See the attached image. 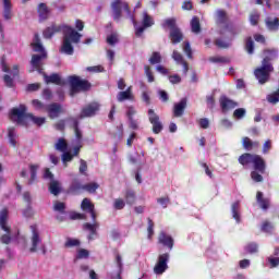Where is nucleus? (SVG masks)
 <instances>
[{
    "mask_svg": "<svg viewBox=\"0 0 279 279\" xmlns=\"http://www.w3.org/2000/svg\"><path fill=\"white\" fill-rule=\"evenodd\" d=\"M111 10H112V17L116 23H119L121 21L122 11L126 12V19H130L132 21L134 27H135V36L137 38H141L143 36V32L147 29L148 27H151L154 25V17L147 13V11L143 12V19H142V26H138L136 23V19L134 17V14H132V11H130V5L128 2H123L121 0H116L111 3Z\"/></svg>",
    "mask_w": 279,
    "mask_h": 279,
    "instance_id": "1",
    "label": "nucleus"
},
{
    "mask_svg": "<svg viewBox=\"0 0 279 279\" xmlns=\"http://www.w3.org/2000/svg\"><path fill=\"white\" fill-rule=\"evenodd\" d=\"M239 162L243 167L253 165L254 171L251 172V178L254 182H263V173L267 170V162L260 157V155H254L245 153L239 157Z\"/></svg>",
    "mask_w": 279,
    "mask_h": 279,
    "instance_id": "2",
    "label": "nucleus"
},
{
    "mask_svg": "<svg viewBox=\"0 0 279 279\" xmlns=\"http://www.w3.org/2000/svg\"><path fill=\"white\" fill-rule=\"evenodd\" d=\"M11 119L17 123V125H27V119H29V121L39 128L40 125H45V123H47L46 118L27 113V107L25 105H20L19 108H13L11 110Z\"/></svg>",
    "mask_w": 279,
    "mask_h": 279,
    "instance_id": "3",
    "label": "nucleus"
},
{
    "mask_svg": "<svg viewBox=\"0 0 279 279\" xmlns=\"http://www.w3.org/2000/svg\"><path fill=\"white\" fill-rule=\"evenodd\" d=\"M31 45L33 47V51H35V53H39L32 56L31 66H33V69H40L43 66V60H47V50H45V46H43L40 35H38V33L34 35V39Z\"/></svg>",
    "mask_w": 279,
    "mask_h": 279,
    "instance_id": "4",
    "label": "nucleus"
},
{
    "mask_svg": "<svg viewBox=\"0 0 279 279\" xmlns=\"http://www.w3.org/2000/svg\"><path fill=\"white\" fill-rule=\"evenodd\" d=\"M161 27L163 29H167V27L170 29L169 38L172 45H178L184 39V34H182V31L178 27V20H175V17L166 19L161 23Z\"/></svg>",
    "mask_w": 279,
    "mask_h": 279,
    "instance_id": "5",
    "label": "nucleus"
},
{
    "mask_svg": "<svg viewBox=\"0 0 279 279\" xmlns=\"http://www.w3.org/2000/svg\"><path fill=\"white\" fill-rule=\"evenodd\" d=\"M69 82L71 86V97H73V95H77V93H86V90H90V82L82 80L77 75L69 76Z\"/></svg>",
    "mask_w": 279,
    "mask_h": 279,
    "instance_id": "6",
    "label": "nucleus"
},
{
    "mask_svg": "<svg viewBox=\"0 0 279 279\" xmlns=\"http://www.w3.org/2000/svg\"><path fill=\"white\" fill-rule=\"evenodd\" d=\"M274 73V64H265L254 70V75L258 81V84H267L269 82V77Z\"/></svg>",
    "mask_w": 279,
    "mask_h": 279,
    "instance_id": "7",
    "label": "nucleus"
},
{
    "mask_svg": "<svg viewBox=\"0 0 279 279\" xmlns=\"http://www.w3.org/2000/svg\"><path fill=\"white\" fill-rule=\"evenodd\" d=\"M31 254H36L40 246L43 245V238L40 236V231H38V227L36 225L31 226Z\"/></svg>",
    "mask_w": 279,
    "mask_h": 279,
    "instance_id": "8",
    "label": "nucleus"
},
{
    "mask_svg": "<svg viewBox=\"0 0 279 279\" xmlns=\"http://www.w3.org/2000/svg\"><path fill=\"white\" fill-rule=\"evenodd\" d=\"M61 32L63 34V40H68L74 45H77L82 40V34L69 25H61Z\"/></svg>",
    "mask_w": 279,
    "mask_h": 279,
    "instance_id": "9",
    "label": "nucleus"
},
{
    "mask_svg": "<svg viewBox=\"0 0 279 279\" xmlns=\"http://www.w3.org/2000/svg\"><path fill=\"white\" fill-rule=\"evenodd\" d=\"M218 34L219 37L214 40V45H216L218 49H230V47H232V37L227 34V28H220Z\"/></svg>",
    "mask_w": 279,
    "mask_h": 279,
    "instance_id": "10",
    "label": "nucleus"
},
{
    "mask_svg": "<svg viewBox=\"0 0 279 279\" xmlns=\"http://www.w3.org/2000/svg\"><path fill=\"white\" fill-rule=\"evenodd\" d=\"M147 114L148 121L153 125V132L155 134H160V132L165 130V125L160 121V116H158L154 109H148Z\"/></svg>",
    "mask_w": 279,
    "mask_h": 279,
    "instance_id": "11",
    "label": "nucleus"
},
{
    "mask_svg": "<svg viewBox=\"0 0 279 279\" xmlns=\"http://www.w3.org/2000/svg\"><path fill=\"white\" fill-rule=\"evenodd\" d=\"M169 263V253H165L162 255H159L158 262L154 267V272L157 274V276H160L169 269V266L167 265Z\"/></svg>",
    "mask_w": 279,
    "mask_h": 279,
    "instance_id": "12",
    "label": "nucleus"
},
{
    "mask_svg": "<svg viewBox=\"0 0 279 279\" xmlns=\"http://www.w3.org/2000/svg\"><path fill=\"white\" fill-rule=\"evenodd\" d=\"M99 104L98 102H92L88 104L87 106H85L80 114V119H86V118H90V117H95V114H97V112H99Z\"/></svg>",
    "mask_w": 279,
    "mask_h": 279,
    "instance_id": "13",
    "label": "nucleus"
},
{
    "mask_svg": "<svg viewBox=\"0 0 279 279\" xmlns=\"http://www.w3.org/2000/svg\"><path fill=\"white\" fill-rule=\"evenodd\" d=\"M219 104L222 112H228V110H234V108L239 107V102L228 98L226 95L220 96Z\"/></svg>",
    "mask_w": 279,
    "mask_h": 279,
    "instance_id": "14",
    "label": "nucleus"
},
{
    "mask_svg": "<svg viewBox=\"0 0 279 279\" xmlns=\"http://www.w3.org/2000/svg\"><path fill=\"white\" fill-rule=\"evenodd\" d=\"M46 112L48 113L49 119H58V117H60L64 110L62 109V105L52 102L47 105Z\"/></svg>",
    "mask_w": 279,
    "mask_h": 279,
    "instance_id": "15",
    "label": "nucleus"
},
{
    "mask_svg": "<svg viewBox=\"0 0 279 279\" xmlns=\"http://www.w3.org/2000/svg\"><path fill=\"white\" fill-rule=\"evenodd\" d=\"M186 106H189V99L186 97L181 98V100L173 105V117L180 118L184 116V110H186Z\"/></svg>",
    "mask_w": 279,
    "mask_h": 279,
    "instance_id": "16",
    "label": "nucleus"
},
{
    "mask_svg": "<svg viewBox=\"0 0 279 279\" xmlns=\"http://www.w3.org/2000/svg\"><path fill=\"white\" fill-rule=\"evenodd\" d=\"M43 77L45 84H56L57 86H64V81H62V77L58 73H52L50 75H47V73H43Z\"/></svg>",
    "mask_w": 279,
    "mask_h": 279,
    "instance_id": "17",
    "label": "nucleus"
},
{
    "mask_svg": "<svg viewBox=\"0 0 279 279\" xmlns=\"http://www.w3.org/2000/svg\"><path fill=\"white\" fill-rule=\"evenodd\" d=\"M263 53L264 59L262 60V64H272L271 61L278 58V49L276 48L265 49Z\"/></svg>",
    "mask_w": 279,
    "mask_h": 279,
    "instance_id": "18",
    "label": "nucleus"
},
{
    "mask_svg": "<svg viewBox=\"0 0 279 279\" xmlns=\"http://www.w3.org/2000/svg\"><path fill=\"white\" fill-rule=\"evenodd\" d=\"M83 230L89 232L87 239L88 241H93L95 236H97V230H99V222H86L83 225Z\"/></svg>",
    "mask_w": 279,
    "mask_h": 279,
    "instance_id": "19",
    "label": "nucleus"
},
{
    "mask_svg": "<svg viewBox=\"0 0 279 279\" xmlns=\"http://www.w3.org/2000/svg\"><path fill=\"white\" fill-rule=\"evenodd\" d=\"M37 13H38L39 23L47 21V19H49V13H50L49 7H47V3L40 2L37 5Z\"/></svg>",
    "mask_w": 279,
    "mask_h": 279,
    "instance_id": "20",
    "label": "nucleus"
},
{
    "mask_svg": "<svg viewBox=\"0 0 279 279\" xmlns=\"http://www.w3.org/2000/svg\"><path fill=\"white\" fill-rule=\"evenodd\" d=\"M116 264H117V267H118L117 275L109 274L108 278L109 279H123V277H121V274H123V257H121L120 254L116 255Z\"/></svg>",
    "mask_w": 279,
    "mask_h": 279,
    "instance_id": "21",
    "label": "nucleus"
},
{
    "mask_svg": "<svg viewBox=\"0 0 279 279\" xmlns=\"http://www.w3.org/2000/svg\"><path fill=\"white\" fill-rule=\"evenodd\" d=\"M82 191H84V185L82 184V182H80L78 179H73L68 192L72 195H80Z\"/></svg>",
    "mask_w": 279,
    "mask_h": 279,
    "instance_id": "22",
    "label": "nucleus"
},
{
    "mask_svg": "<svg viewBox=\"0 0 279 279\" xmlns=\"http://www.w3.org/2000/svg\"><path fill=\"white\" fill-rule=\"evenodd\" d=\"M60 53H64L65 56H73V53H75L73 41H68V39H63L60 48Z\"/></svg>",
    "mask_w": 279,
    "mask_h": 279,
    "instance_id": "23",
    "label": "nucleus"
},
{
    "mask_svg": "<svg viewBox=\"0 0 279 279\" xmlns=\"http://www.w3.org/2000/svg\"><path fill=\"white\" fill-rule=\"evenodd\" d=\"M60 32H62V25L58 26L56 24H52L50 27H47L43 32V36L44 38L49 39V38H53V36Z\"/></svg>",
    "mask_w": 279,
    "mask_h": 279,
    "instance_id": "24",
    "label": "nucleus"
},
{
    "mask_svg": "<svg viewBox=\"0 0 279 279\" xmlns=\"http://www.w3.org/2000/svg\"><path fill=\"white\" fill-rule=\"evenodd\" d=\"M172 59L177 62V64H182L183 65V73L186 75L189 73V63L184 61V57L178 50H174L172 52Z\"/></svg>",
    "mask_w": 279,
    "mask_h": 279,
    "instance_id": "25",
    "label": "nucleus"
},
{
    "mask_svg": "<svg viewBox=\"0 0 279 279\" xmlns=\"http://www.w3.org/2000/svg\"><path fill=\"white\" fill-rule=\"evenodd\" d=\"M5 232L4 234L1 235L0 241L4 245H10L12 241H16V235L12 233V229L8 227V230H3Z\"/></svg>",
    "mask_w": 279,
    "mask_h": 279,
    "instance_id": "26",
    "label": "nucleus"
},
{
    "mask_svg": "<svg viewBox=\"0 0 279 279\" xmlns=\"http://www.w3.org/2000/svg\"><path fill=\"white\" fill-rule=\"evenodd\" d=\"M3 19L10 21L12 19V0H2Z\"/></svg>",
    "mask_w": 279,
    "mask_h": 279,
    "instance_id": "27",
    "label": "nucleus"
},
{
    "mask_svg": "<svg viewBox=\"0 0 279 279\" xmlns=\"http://www.w3.org/2000/svg\"><path fill=\"white\" fill-rule=\"evenodd\" d=\"M265 24H266L267 29H269V32H278L279 31V19L278 17L268 16L265 20Z\"/></svg>",
    "mask_w": 279,
    "mask_h": 279,
    "instance_id": "28",
    "label": "nucleus"
},
{
    "mask_svg": "<svg viewBox=\"0 0 279 279\" xmlns=\"http://www.w3.org/2000/svg\"><path fill=\"white\" fill-rule=\"evenodd\" d=\"M159 243L165 245V247H169V250H173V238H171V235H167L165 231H161L159 234Z\"/></svg>",
    "mask_w": 279,
    "mask_h": 279,
    "instance_id": "29",
    "label": "nucleus"
},
{
    "mask_svg": "<svg viewBox=\"0 0 279 279\" xmlns=\"http://www.w3.org/2000/svg\"><path fill=\"white\" fill-rule=\"evenodd\" d=\"M117 99L120 102L125 101L128 99L132 101L134 99V95H132V86L128 87V89L124 92H119L117 95Z\"/></svg>",
    "mask_w": 279,
    "mask_h": 279,
    "instance_id": "30",
    "label": "nucleus"
},
{
    "mask_svg": "<svg viewBox=\"0 0 279 279\" xmlns=\"http://www.w3.org/2000/svg\"><path fill=\"white\" fill-rule=\"evenodd\" d=\"M256 199H257V204L259 205V208H262V210L269 209L270 201H269V198L263 197V192H257Z\"/></svg>",
    "mask_w": 279,
    "mask_h": 279,
    "instance_id": "31",
    "label": "nucleus"
},
{
    "mask_svg": "<svg viewBox=\"0 0 279 279\" xmlns=\"http://www.w3.org/2000/svg\"><path fill=\"white\" fill-rule=\"evenodd\" d=\"M222 29H227V34L229 38H232V40H234V36H239V34H241V26H230L227 24Z\"/></svg>",
    "mask_w": 279,
    "mask_h": 279,
    "instance_id": "32",
    "label": "nucleus"
},
{
    "mask_svg": "<svg viewBox=\"0 0 279 279\" xmlns=\"http://www.w3.org/2000/svg\"><path fill=\"white\" fill-rule=\"evenodd\" d=\"M239 210H241V203L236 201L231 205L232 217L235 219L236 223H241V214H239Z\"/></svg>",
    "mask_w": 279,
    "mask_h": 279,
    "instance_id": "33",
    "label": "nucleus"
},
{
    "mask_svg": "<svg viewBox=\"0 0 279 279\" xmlns=\"http://www.w3.org/2000/svg\"><path fill=\"white\" fill-rule=\"evenodd\" d=\"M73 130L75 134V145H82V130H80V121H74L73 122Z\"/></svg>",
    "mask_w": 279,
    "mask_h": 279,
    "instance_id": "34",
    "label": "nucleus"
},
{
    "mask_svg": "<svg viewBox=\"0 0 279 279\" xmlns=\"http://www.w3.org/2000/svg\"><path fill=\"white\" fill-rule=\"evenodd\" d=\"M228 21V16L226 12L221 9H218L216 11V24L217 25H226V22Z\"/></svg>",
    "mask_w": 279,
    "mask_h": 279,
    "instance_id": "35",
    "label": "nucleus"
},
{
    "mask_svg": "<svg viewBox=\"0 0 279 279\" xmlns=\"http://www.w3.org/2000/svg\"><path fill=\"white\" fill-rule=\"evenodd\" d=\"M49 191L52 195L58 196L62 192V187H60V182L52 180L49 184Z\"/></svg>",
    "mask_w": 279,
    "mask_h": 279,
    "instance_id": "36",
    "label": "nucleus"
},
{
    "mask_svg": "<svg viewBox=\"0 0 279 279\" xmlns=\"http://www.w3.org/2000/svg\"><path fill=\"white\" fill-rule=\"evenodd\" d=\"M54 148L57 151H61L63 154L64 151H69V144L66 143V140L60 137L56 143Z\"/></svg>",
    "mask_w": 279,
    "mask_h": 279,
    "instance_id": "37",
    "label": "nucleus"
},
{
    "mask_svg": "<svg viewBox=\"0 0 279 279\" xmlns=\"http://www.w3.org/2000/svg\"><path fill=\"white\" fill-rule=\"evenodd\" d=\"M0 228L1 230H8V209H2L0 211Z\"/></svg>",
    "mask_w": 279,
    "mask_h": 279,
    "instance_id": "38",
    "label": "nucleus"
},
{
    "mask_svg": "<svg viewBox=\"0 0 279 279\" xmlns=\"http://www.w3.org/2000/svg\"><path fill=\"white\" fill-rule=\"evenodd\" d=\"M38 169H40V166H38V165L29 166V173H31V179L28 180L29 185H32V184H34V182H36Z\"/></svg>",
    "mask_w": 279,
    "mask_h": 279,
    "instance_id": "39",
    "label": "nucleus"
},
{
    "mask_svg": "<svg viewBox=\"0 0 279 279\" xmlns=\"http://www.w3.org/2000/svg\"><path fill=\"white\" fill-rule=\"evenodd\" d=\"M81 208L84 213H93V210H95V205L90 203V199L84 198L81 203Z\"/></svg>",
    "mask_w": 279,
    "mask_h": 279,
    "instance_id": "40",
    "label": "nucleus"
},
{
    "mask_svg": "<svg viewBox=\"0 0 279 279\" xmlns=\"http://www.w3.org/2000/svg\"><path fill=\"white\" fill-rule=\"evenodd\" d=\"M191 29L193 34H199L202 32V25L199 24V17L194 16L191 21Z\"/></svg>",
    "mask_w": 279,
    "mask_h": 279,
    "instance_id": "41",
    "label": "nucleus"
},
{
    "mask_svg": "<svg viewBox=\"0 0 279 279\" xmlns=\"http://www.w3.org/2000/svg\"><path fill=\"white\" fill-rule=\"evenodd\" d=\"M274 223L269 222V221H264L262 227H260V231L264 232L265 234H274Z\"/></svg>",
    "mask_w": 279,
    "mask_h": 279,
    "instance_id": "42",
    "label": "nucleus"
},
{
    "mask_svg": "<svg viewBox=\"0 0 279 279\" xmlns=\"http://www.w3.org/2000/svg\"><path fill=\"white\" fill-rule=\"evenodd\" d=\"M124 197L129 206H132L136 202V193L133 190H126Z\"/></svg>",
    "mask_w": 279,
    "mask_h": 279,
    "instance_id": "43",
    "label": "nucleus"
},
{
    "mask_svg": "<svg viewBox=\"0 0 279 279\" xmlns=\"http://www.w3.org/2000/svg\"><path fill=\"white\" fill-rule=\"evenodd\" d=\"M209 62L214 64H230V59L228 57H210Z\"/></svg>",
    "mask_w": 279,
    "mask_h": 279,
    "instance_id": "44",
    "label": "nucleus"
},
{
    "mask_svg": "<svg viewBox=\"0 0 279 279\" xmlns=\"http://www.w3.org/2000/svg\"><path fill=\"white\" fill-rule=\"evenodd\" d=\"M266 99L268 101V104H272V106H276V104L279 102V89H277L276 92L268 94L266 96Z\"/></svg>",
    "mask_w": 279,
    "mask_h": 279,
    "instance_id": "45",
    "label": "nucleus"
},
{
    "mask_svg": "<svg viewBox=\"0 0 279 279\" xmlns=\"http://www.w3.org/2000/svg\"><path fill=\"white\" fill-rule=\"evenodd\" d=\"M245 51L248 56L254 54V39H252V37L245 39Z\"/></svg>",
    "mask_w": 279,
    "mask_h": 279,
    "instance_id": "46",
    "label": "nucleus"
},
{
    "mask_svg": "<svg viewBox=\"0 0 279 279\" xmlns=\"http://www.w3.org/2000/svg\"><path fill=\"white\" fill-rule=\"evenodd\" d=\"M8 136H9V143L13 147H16V129L10 128L8 132Z\"/></svg>",
    "mask_w": 279,
    "mask_h": 279,
    "instance_id": "47",
    "label": "nucleus"
},
{
    "mask_svg": "<svg viewBox=\"0 0 279 279\" xmlns=\"http://www.w3.org/2000/svg\"><path fill=\"white\" fill-rule=\"evenodd\" d=\"M53 210H56V213H60V215H66V205L62 202H56Z\"/></svg>",
    "mask_w": 279,
    "mask_h": 279,
    "instance_id": "48",
    "label": "nucleus"
},
{
    "mask_svg": "<svg viewBox=\"0 0 279 279\" xmlns=\"http://www.w3.org/2000/svg\"><path fill=\"white\" fill-rule=\"evenodd\" d=\"M245 114H247V110H245V108H238L233 111V117L234 119H238V121L244 119Z\"/></svg>",
    "mask_w": 279,
    "mask_h": 279,
    "instance_id": "49",
    "label": "nucleus"
},
{
    "mask_svg": "<svg viewBox=\"0 0 279 279\" xmlns=\"http://www.w3.org/2000/svg\"><path fill=\"white\" fill-rule=\"evenodd\" d=\"M32 105L33 107L36 109V110H39L40 112L43 111H47V105H45L43 101L38 100V99H34L32 101Z\"/></svg>",
    "mask_w": 279,
    "mask_h": 279,
    "instance_id": "50",
    "label": "nucleus"
},
{
    "mask_svg": "<svg viewBox=\"0 0 279 279\" xmlns=\"http://www.w3.org/2000/svg\"><path fill=\"white\" fill-rule=\"evenodd\" d=\"M149 62L150 64H160V62H162V56H160V52H153L149 58Z\"/></svg>",
    "mask_w": 279,
    "mask_h": 279,
    "instance_id": "51",
    "label": "nucleus"
},
{
    "mask_svg": "<svg viewBox=\"0 0 279 279\" xmlns=\"http://www.w3.org/2000/svg\"><path fill=\"white\" fill-rule=\"evenodd\" d=\"M142 101H144V104H146V106H150L151 105V92L144 90L142 93Z\"/></svg>",
    "mask_w": 279,
    "mask_h": 279,
    "instance_id": "52",
    "label": "nucleus"
},
{
    "mask_svg": "<svg viewBox=\"0 0 279 279\" xmlns=\"http://www.w3.org/2000/svg\"><path fill=\"white\" fill-rule=\"evenodd\" d=\"M183 51L190 60H193V50L191 49V43H183Z\"/></svg>",
    "mask_w": 279,
    "mask_h": 279,
    "instance_id": "53",
    "label": "nucleus"
},
{
    "mask_svg": "<svg viewBox=\"0 0 279 279\" xmlns=\"http://www.w3.org/2000/svg\"><path fill=\"white\" fill-rule=\"evenodd\" d=\"M99 189V184L97 183H88L83 185V191H87V193H95Z\"/></svg>",
    "mask_w": 279,
    "mask_h": 279,
    "instance_id": "54",
    "label": "nucleus"
},
{
    "mask_svg": "<svg viewBox=\"0 0 279 279\" xmlns=\"http://www.w3.org/2000/svg\"><path fill=\"white\" fill-rule=\"evenodd\" d=\"M245 252L248 254H256V252H258V244H256V242L248 243L245 246Z\"/></svg>",
    "mask_w": 279,
    "mask_h": 279,
    "instance_id": "55",
    "label": "nucleus"
},
{
    "mask_svg": "<svg viewBox=\"0 0 279 279\" xmlns=\"http://www.w3.org/2000/svg\"><path fill=\"white\" fill-rule=\"evenodd\" d=\"M113 208L116 210H123L125 208V201L122 198H116L113 202Z\"/></svg>",
    "mask_w": 279,
    "mask_h": 279,
    "instance_id": "56",
    "label": "nucleus"
},
{
    "mask_svg": "<svg viewBox=\"0 0 279 279\" xmlns=\"http://www.w3.org/2000/svg\"><path fill=\"white\" fill-rule=\"evenodd\" d=\"M274 147V144L271 142V140H267L264 145H263V148H262V153L264 155H267L269 154V151H271V148Z\"/></svg>",
    "mask_w": 279,
    "mask_h": 279,
    "instance_id": "57",
    "label": "nucleus"
},
{
    "mask_svg": "<svg viewBox=\"0 0 279 279\" xmlns=\"http://www.w3.org/2000/svg\"><path fill=\"white\" fill-rule=\"evenodd\" d=\"M80 246V240L68 238L64 243V247H77Z\"/></svg>",
    "mask_w": 279,
    "mask_h": 279,
    "instance_id": "58",
    "label": "nucleus"
},
{
    "mask_svg": "<svg viewBox=\"0 0 279 279\" xmlns=\"http://www.w3.org/2000/svg\"><path fill=\"white\" fill-rule=\"evenodd\" d=\"M242 145L244 149H246V151L252 150V147H254V143L252 142V140H250V137H244L242 140Z\"/></svg>",
    "mask_w": 279,
    "mask_h": 279,
    "instance_id": "59",
    "label": "nucleus"
},
{
    "mask_svg": "<svg viewBox=\"0 0 279 279\" xmlns=\"http://www.w3.org/2000/svg\"><path fill=\"white\" fill-rule=\"evenodd\" d=\"M117 43H119V37L117 36V34H111L107 37V44L111 47H114Z\"/></svg>",
    "mask_w": 279,
    "mask_h": 279,
    "instance_id": "60",
    "label": "nucleus"
},
{
    "mask_svg": "<svg viewBox=\"0 0 279 279\" xmlns=\"http://www.w3.org/2000/svg\"><path fill=\"white\" fill-rule=\"evenodd\" d=\"M157 204H160L162 208H167V206L171 204V199L169 198V196L160 197V198H157Z\"/></svg>",
    "mask_w": 279,
    "mask_h": 279,
    "instance_id": "61",
    "label": "nucleus"
},
{
    "mask_svg": "<svg viewBox=\"0 0 279 279\" xmlns=\"http://www.w3.org/2000/svg\"><path fill=\"white\" fill-rule=\"evenodd\" d=\"M260 19V14L258 12H254L250 15V23L251 25H258V21Z\"/></svg>",
    "mask_w": 279,
    "mask_h": 279,
    "instance_id": "62",
    "label": "nucleus"
},
{
    "mask_svg": "<svg viewBox=\"0 0 279 279\" xmlns=\"http://www.w3.org/2000/svg\"><path fill=\"white\" fill-rule=\"evenodd\" d=\"M158 96L160 101H162L163 104H167V101H169V94L166 90L159 89Z\"/></svg>",
    "mask_w": 279,
    "mask_h": 279,
    "instance_id": "63",
    "label": "nucleus"
},
{
    "mask_svg": "<svg viewBox=\"0 0 279 279\" xmlns=\"http://www.w3.org/2000/svg\"><path fill=\"white\" fill-rule=\"evenodd\" d=\"M144 71H145V75L147 76V80L149 83L154 82V74L151 73V68H149V65H145L144 66Z\"/></svg>",
    "mask_w": 279,
    "mask_h": 279,
    "instance_id": "64",
    "label": "nucleus"
}]
</instances>
